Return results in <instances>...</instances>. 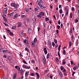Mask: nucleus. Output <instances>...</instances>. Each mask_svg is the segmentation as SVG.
I'll use <instances>...</instances> for the list:
<instances>
[{
    "mask_svg": "<svg viewBox=\"0 0 79 79\" xmlns=\"http://www.w3.org/2000/svg\"><path fill=\"white\" fill-rule=\"evenodd\" d=\"M38 6H40V8H41V9H44V8H45V4L44 3V2H42V4H41L38 5Z\"/></svg>",
    "mask_w": 79,
    "mask_h": 79,
    "instance_id": "1",
    "label": "nucleus"
},
{
    "mask_svg": "<svg viewBox=\"0 0 79 79\" xmlns=\"http://www.w3.org/2000/svg\"><path fill=\"white\" fill-rule=\"evenodd\" d=\"M43 1H42V0H37L36 3H38V5H39L40 4H42V3H43Z\"/></svg>",
    "mask_w": 79,
    "mask_h": 79,
    "instance_id": "2",
    "label": "nucleus"
},
{
    "mask_svg": "<svg viewBox=\"0 0 79 79\" xmlns=\"http://www.w3.org/2000/svg\"><path fill=\"white\" fill-rule=\"evenodd\" d=\"M19 34L20 36H21V37H24V33L23 32V31H19Z\"/></svg>",
    "mask_w": 79,
    "mask_h": 79,
    "instance_id": "3",
    "label": "nucleus"
},
{
    "mask_svg": "<svg viewBox=\"0 0 79 79\" xmlns=\"http://www.w3.org/2000/svg\"><path fill=\"white\" fill-rule=\"evenodd\" d=\"M11 6H13V7H14L15 8H17V7L18 6L17 5H16L14 3H12L11 4Z\"/></svg>",
    "mask_w": 79,
    "mask_h": 79,
    "instance_id": "4",
    "label": "nucleus"
},
{
    "mask_svg": "<svg viewBox=\"0 0 79 79\" xmlns=\"http://www.w3.org/2000/svg\"><path fill=\"white\" fill-rule=\"evenodd\" d=\"M44 51L45 55H47V48H44Z\"/></svg>",
    "mask_w": 79,
    "mask_h": 79,
    "instance_id": "5",
    "label": "nucleus"
},
{
    "mask_svg": "<svg viewBox=\"0 0 79 79\" xmlns=\"http://www.w3.org/2000/svg\"><path fill=\"white\" fill-rule=\"evenodd\" d=\"M67 8H68V6H66V8L65 9L66 12V16H68V9H67Z\"/></svg>",
    "mask_w": 79,
    "mask_h": 79,
    "instance_id": "6",
    "label": "nucleus"
},
{
    "mask_svg": "<svg viewBox=\"0 0 79 79\" xmlns=\"http://www.w3.org/2000/svg\"><path fill=\"white\" fill-rule=\"evenodd\" d=\"M3 12L5 14H7V9L6 8H5L3 9Z\"/></svg>",
    "mask_w": 79,
    "mask_h": 79,
    "instance_id": "7",
    "label": "nucleus"
},
{
    "mask_svg": "<svg viewBox=\"0 0 79 79\" xmlns=\"http://www.w3.org/2000/svg\"><path fill=\"white\" fill-rule=\"evenodd\" d=\"M39 14L41 16H44L45 15V13H44L43 12H40L39 13Z\"/></svg>",
    "mask_w": 79,
    "mask_h": 79,
    "instance_id": "8",
    "label": "nucleus"
},
{
    "mask_svg": "<svg viewBox=\"0 0 79 79\" xmlns=\"http://www.w3.org/2000/svg\"><path fill=\"white\" fill-rule=\"evenodd\" d=\"M43 61L44 63H46L47 61H46V59H45V57L43 58Z\"/></svg>",
    "mask_w": 79,
    "mask_h": 79,
    "instance_id": "9",
    "label": "nucleus"
},
{
    "mask_svg": "<svg viewBox=\"0 0 79 79\" xmlns=\"http://www.w3.org/2000/svg\"><path fill=\"white\" fill-rule=\"evenodd\" d=\"M78 68V66H75L73 68V70L75 71L76 69H77Z\"/></svg>",
    "mask_w": 79,
    "mask_h": 79,
    "instance_id": "10",
    "label": "nucleus"
},
{
    "mask_svg": "<svg viewBox=\"0 0 79 79\" xmlns=\"http://www.w3.org/2000/svg\"><path fill=\"white\" fill-rule=\"evenodd\" d=\"M59 74L60 76L61 77V78H63V74H62V72H60L59 73Z\"/></svg>",
    "mask_w": 79,
    "mask_h": 79,
    "instance_id": "11",
    "label": "nucleus"
},
{
    "mask_svg": "<svg viewBox=\"0 0 79 79\" xmlns=\"http://www.w3.org/2000/svg\"><path fill=\"white\" fill-rule=\"evenodd\" d=\"M35 73L36 75V76H37V78L39 79V77H40L39 74L37 73Z\"/></svg>",
    "mask_w": 79,
    "mask_h": 79,
    "instance_id": "12",
    "label": "nucleus"
},
{
    "mask_svg": "<svg viewBox=\"0 0 79 79\" xmlns=\"http://www.w3.org/2000/svg\"><path fill=\"white\" fill-rule=\"evenodd\" d=\"M23 73H24V71H23V70L22 69H21V70H20V74L21 75H22V74H23Z\"/></svg>",
    "mask_w": 79,
    "mask_h": 79,
    "instance_id": "13",
    "label": "nucleus"
},
{
    "mask_svg": "<svg viewBox=\"0 0 79 79\" xmlns=\"http://www.w3.org/2000/svg\"><path fill=\"white\" fill-rule=\"evenodd\" d=\"M13 13L12 12L9 15V18H10L11 17V16H13Z\"/></svg>",
    "mask_w": 79,
    "mask_h": 79,
    "instance_id": "14",
    "label": "nucleus"
},
{
    "mask_svg": "<svg viewBox=\"0 0 79 79\" xmlns=\"http://www.w3.org/2000/svg\"><path fill=\"white\" fill-rule=\"evenodd\" d=\"M29 72L27 71V72L25 73V77H27L28 75H29Z\"/></svg>",
    "mask_w": 79,
    "mask_h": 79,
    "instance_id": "15",
    "label": "nucleus"
},
{
    "mask_svg": "<svg viewBox=\"0 0 79 79\" xmlns=\"http://www.w3.org/2000/svg\"><path fill=\"white\" fill-rule=\"evenodd\" d=\"M48 44L50 46H52V44H51V42L50 41L48 40Z\"/></svg>",
    "mask_w": 79,
    "mask_h": 79,
    "instance_id": "16",
    "label": "nucleus"
},
{
    "mask_svg": "<svg viewBox=\"0 0 79 79\" xmlns=\"http://www.w3.org/2000/svg\"><path fill=\"white\" fill-rule=\"evenodd\" d=\"M32 47H34V45H35V42H34L33 41L32 42Z\"/></svg>",
    "mask_w": 79,
    "mask_h": 79,
    "instance_id": "17",
    "label": "nucleus"
},
{
    "mask_svg": "<svg viewBox=\"0 0 79 79\" xmlns=\"http://www.w3.org/2000/svg\"><path fill=\"white\" fill-rule=\"evenodd\" d=\"M2 51L4 53H5L6 52V50H4V49H2Z\"/></svg>",
    "mask_w": 79,
    "mask_h": 79,
    "instance_id": "18",
    "label": "nucleus"
},
{
    "mask_svg": "<svg viewBox=\"0 0 79 79\" xmlns=\"http://www.w3.org/2000/svg\"><path fill=\"white\" fill-rule=\"evenodd\" d=\"M63 54L64 55H66V51L65 50H64L63 51Z\"/></svg>",
    "mask_w": 79,
    "mask_h": 79,
    "instance_id": "19",
    "label": "nucleus"
},
{
    "mask_svg": "<svg viewBox=\"0 0 79 79\" xmlns=\"http://www.w3.org/2000/svg\"><path fill=\"white\" fill-rule=\"evenodd\" d=\"M33 42L35 43H36L37 42V38H35Z\"/></svg>",
    "mask_w": 79,
    "mask_h": 79,
    "instance_id": "20",
    "label": "nucleus"
},
{
    "mask_svg": "<svg viewBox=\"0 0 79 79\" xmlns=\"http://www.w3.org/2000/svg\"><path fill=\"white\" fill-rule=\"evenodd\" d=\"M25 10L26 12H27V13L29 12V10H28V9L27 8H25Z\"/></svg>",
    "mask_w": 79,
    "mask_h": 79,
    "instance_id": "21",
    "label": "nucleus"
},
{
    "mask_svg": "<svg viewBox=\"0 0 79 79\" xmlns=\"http://www.w3.org/2000/svg\"><path fill=\"white\" fill-rule=\"evenodd\" d=\"M25 50H26V51H27L28 52H30V51H29V50L27 48H26L25 49Z\"/></svg>",
    "mask_w": 79,
    "mask_h": 79,
    "instance_id": "22",
    "label": "nucleus"
},
{
    "mask_svg": "<svg viewBox=\"0 0 79 79\" xmlns=\"http://www.w3.org/2000/svg\"><path fill=\"white\" fill-rule=\"evenodd\" d=\"M18 23V27H20L21 26V23L19 22Z\"/></svg>",
    "mask_w": 79,
    "mask_h": 79,
    "instance_id": "23",
    "label": "nucleus"
},
{
    "mask_svg": "<svg viewBox=\"0 0 79 79\" xmlns=\"http://www.w3.org/2000/svg\"><path fill=\"white\" fill-rule=\"evenodd\" d=\"M42 16L39 14V15H38L37 16V18H41Z\"/></svg>",
    "mask_w": 79,
    "mask_h": 79,
    "instance_id": "24",
    "label": "nucleus"
},
{
    "mask_svg": "<svg viewBox=\"0 0 79 79\" xmlns=\"http://www.w3.org/2000/svg\"><path fill=\"white\" fill-rule=\"evenodd\" d=\"M50 57V54H47V59H48Z\"/></svg>",
    "mask_w": 79,
    "mask_h": 79,
    "instance_id": "25",
    "label": "nucleus"
},
{
    "mask_svg": "<svg viewBox=\"0 0 79 79\" xmlns=\"http://www.w3.org/2000/svg\"><path fill=\"white\" fill-rule=\"evenodd\" d=\"M16 26H14L12 27V29H16Z\"/></svg>",
    "mask_w": 79,
    "mask_h": 79,
    "instance_id": "26",
    "label": "nucleus"
},
{
    "mask_svg": "<svg viewBox=\"0 0 79 79\" xmlns=\"http://www.w3.org/2000/svg\"><path fill=\"white\" fill-rule=\"evenodd\" d=\"M70 18H73V14H72V13H70Z\"/></svg>",
    "mask_w": 79,
    "mask_h": 79,
    "instance_id": "27",
    "label": "nucleus"
},
{
    "mask_svg": "<svg viewBox=\"0 0 79 79\" xmlns=\"http://www.w3.org/2000/svg\"><path fill=\"white\" fill-rule=\"evenodd\" d=\"M16 75L15 74L13 76V78L14 79H16Z\"/></svg>",
    "mask_w": 79,
    "mask_h": 79,
    "instance_id": "28",
    "label": "nucleus"
},
{
    "mask_svg": "<svg viewBox=\"0 0 79 79\" xmlns=\"http://www.w3.org/2000/svg\"><path fill=\"white\" fill-rule=\"evenodd\" d=\"M43 27L44 28H45V23H43Z\"/></svg>",
    "mask_w": 79,
    "mask_h": 79,
    "instance_id": "29",
    "label": "nucleus"
},
{
    "mask_svg": "<svg viewBox=\"0 0 79 79\" xmlns=\"http://www.w3.org/2000/svg\"><path fill=\"white\" fill-rule=\"evenodd\" d=\"M23 63H24V64H27V62H26V61L23 60Z\"/></svg>",
    "mask_w": 79,
    "mask_h": 79,
    "instance_id": "30",
    "label": "nucleus"
},
{
    "mask_svg": "<svg viewBox=\"0 0 79 79\" xmlns=\"http://www.w3.org/2000/svg\"><path fill=\"white\" fill-rule=\"evenodd\" d=\"M3 24L5 25V26H8V24L6 23H5V22H3Z\"/></svg>",
    "mask_w": 79,
    "mask_h": 79,
    "instance_id": "31",
    "label": "nucleus"
},
{
    "mask_svg": "<svg viewBox=\"0 0 79 79\" xmlns=\"http://www.w3.org/2000/svg\"><path fill=\"white\" fill-rule=\"evenodd\" d=\"M31 62L32 64H34L35 63V61L34 60H32Z\"/></svg>",
    "mask_w": 79,
    "mask_h": 79,
    "instance_id": "32",
    "label": "nucleus"
},
{
    "mask_svg": "<svg viewBox=\"0 0 79 79\" xmlns=\"http://www.w3.org/2000/svg\"><path fill=\"white\" fill-rule=\"evenodd\" d=\"M28 33H29L31 31V28H28Z\"/></svg>",
    "mask_w": 79,
    "mask_h": 79,
    "instance_id": "33",
    "label": "nucleus"
},
{
    "mask_svg": "<svg viewBox=\"0 0 79 79\" xmlns=\"http://www.w3.org/2000/svg\"><path fill=\"white\" fill-rule=\"evenodd\" d=\"M46 21H49V18H46L45 19Z\"/></svg>",
    "mask_w": 79,
    "mask_h": 79,
    "instance_id": "34",
    "label": "nucleus"
},
{
    "mask_svg": "<svg viewBox=\"0 0 79 79\" xmlns=\"http://www.w3.org/2000/svg\"><path fill=\"white\" fill-rule=\"evenodd\" d=\"M9 35H13V33H12L11 32H10L9 33Z\"/></svg>",
    "mask_w": 79,
    "mask_h": 79,
    "instance_id": "35",
    "label": "nucleus"
},
{
    "mask_svg": "<svg viewBox=\"0 0 79 79\" xmlns=\"http://www.w3.org/2000/svg\"><path fill=\"white\" fill-rule=\"evenodd\" d=\"M71 45H72V43L71 42H70L69 43V47H71Z\"/></svg>",
    "mask_w": 79,
    "mask_h": 79,
    "instance_id": "36",
    "label": "nucleus"
},
{
    "mask_svg": "<svg viewBox=\"0 0 79 79\" xmlns=\"http://www.w3.org/2000/svg\"><path fill=\"white\" fill-rule=\"evenodd\" d=\"M64 76L65 77H66V76H67V73H66L65 72H64Z\"/></svg>",
    "mask_w": 79,
    "mask_h": 79,
    "instance_id": "37",
    "label": "nucleus"
},
{
    "mask_svg": "<svg viewBox=\"0 0 79 79\" xmlns=\"http://www.w3.org/2000/svg\"><path fill=\"white\" fill-rule=\"evenodd\" d=\"M63 12V10H62V9H60V13L61 14V13H62Z\"/></svg>",
    "mask_w": 79,
    "mask_h": 79,
    "instance_id": "38",
    "label": "nucleus"
},
{
    "mask_svg": "<svg viewBox=\"0 0 79 79\" xmlns=\"http://www.w3.org/2000/svg\"><path fill=\"white\" fill-rule=\"evenodd\" d=\"M23 42L24 43H26V42H27V40L26 39L24 40L23 41Z\"/></svg>",
    "mask_w": 79,
    "mask_h": 79,
    "instance_id": "39",
    "label": "nucleus"
},
{
    "mask_svg": "<svg viewBox=\"0 0 79 79\" xmlns=\"http://www.w3.org/2000/svg\"><path fill=\"white\" fill-rule=\"evenodd\" d=\"M31 76H34L35 74H34V73H32L31 74Z\"/></svg>",
    "mask_w": 79,
    "mask_h": 79,
    "instance_id": "40",
    "label": "nucleus"
},
{
    "mask_svg": "<svg viewBox=\"0 0 79 79\" xmlns=\"http://www.w3.org/2000/svg\"><path fill=\"white\" fill-rule=\"evenodd\" d=\"M64 69V67L63 66H61L60 67V69L62 71L63 69Z\"/></svg>",
    "mask_w": 79,
    "mask_h": 79,
    "instance_id": "41",
    "label": "nucleus"
},
{
    "mask_svg": "<svg viewBox=\"0 0 79 79\" xmlns=\"http://www.w3.org/2000/svg\"><path fill=\"white\" fill-rule=\"evenodd\" d=\"M54 42L55 43V44H57V40L56 39L54 40Z\"/></svg>",
    "mask_w": 79,
    "mask_h": 79,
    "instance_id": "42",
    "label": "nucleus"
},
{
    "mask_svg": "<svg viewBox=\"0 0 79 79\" xmlns=\"http://www.w3.org/2000/svg\"><path fill=\"white\" fill-rule=\"evenodd\" d=\"M18 17V15H17L15 14V16H14V18H17Z\"/></svg>",
    "mask_w": 79,
    "mask_h": 79,
    "instance_id": "43",
    "label": "nucleus"
},
{
    "mask_svg": "<svg viewBox=\"0 0 79 79\" xmlns=\"http://www.w3.org/2000/svg\"><path fill=\"white\" fill-rule=\"evenodd\" d=\"M24 24H25V26H26V27H27V25H26V21H24Z\"/></svg>",
    "mask_w": 79,
    "mask_h": 79,
    "instance_id": "44",
    "label": "nucleus"
},
{
    "mask_svg": "<svg viewBox=\"0 0 79 79\" xmlns=\"http://www.w3.org/2000/svg\"><path fill=\"white\" fill-rule=\"evenodd\" d=\"M57 27L58 29H60V25H57Z\"/></svg>",
    "mask_w": 79,
    "mask_h": 79,
    "instance_id": "45",
    "label": "nucleus"
},
{
    "mask_svg": "<svg viewBox=\"0 0 79 79\" xmlns=\"http://www.w3.org/2000/svg\"><path fill=\"white\" fill-rule=\"evenodd\" d=\"M75 23H78V20L77 19H75Z\"/></svg>",
    "mask_w": 79,
    "mask_h": 79,
    "instance_id": "46",
    "label": "nucleus"
},
{
    "mask_svg": "<svg viewBox=\"0 0 79 79\" xmlns=\"http://www.w3.org/2000/svg\"><path fill=\"white\" fill-rule=\"evenodd\" d=\"M66 64V62L64 61H63L62 63V64Z\"/></svg>",
    "mask_w": 79,
    "mask_h": 79,
    "instance_id": "47",
    "label": "nucleus"
},
{
    "mask_svg": "<svg viewBox=\"0 0 79 79\" xmlns=\"http://www.w3.org/2000/svg\"><path fill=\"white\" fill-rule=\"evenodd\" d=\"M56 62H58V58H56Z\"/></svg>",
    "mask_w": 79,
    "mask_h": 79,
    "instance_id": "48",
    "label": "nucleus"
},
{
    "mask_svg": "<svg viewBox=\"0 0 79 79\" xmlns=\"http://www.w3.org/2000/svg\"><path fill=\"white\" fill-rule=\"evenodd\" d=\"M52 46H55V44L54 42H52Z\"/></svg>",
    "mask_w": 79,
    "mask_h": 79,
    "instance_id": "49",
    "label": "nucleus"
},
{
    "mask_svg": "<svg viewBox=\"0 0 79 79\" xmlns=\"http://www.w3.org/2000/svg\"><path fill=\"white\" fill-rule=\"evenodd\" d=\"M22 67H23V68H25L26 66H25V64H23L22 65Z\"/></svg>",
    "mask_w": 79,
    "mask_h": 79,
    "instance_id": "50",
    "label": "nucleus"
},
{
    "mask_svg": "<svg viewBox=\"0 0 79 79\" xmlns=\"http://www.w3.org/2000/svg\"><path fill=\"white\" fill-rule=\"evenodd\" d=\"M24 78V77L23 76H22L21 77H20L19 79H22Z\"/></svg>",
    "mask_w": 79,
    "mask_h": 79,
    "instance_id": "51",
    "label": "nucleus"
},
{
    "mask_svg": "<svg viewBox=\"0 0 79 79\" xmlns=\"http://www.w3.org/2000/svg\"><path fill=\"white\" fill-rule=\"evenodd\" d=\"M37 29H38V32H39V31H40V27H38Z\"/></svg>",
    "mask_w": 79,
    "mask_h": 79,
    "instance_id": "52",
    "label": "nucleus"
},
{
    "mask_svg": "<svg viewBox=\"0 0 79 79\" xmlns=\"http://www.w3.org/2000/svg\"><path fill=\"white\" fill-rule=\"evenodd\" d=\"M60 23H61V22H60V20H59L58 21V24H59L60 25Z\"/></svg>",
    "mask_w": 79,
    "mask_h": 79,
    "instance_id": "53",
    "label": "nucleus"
},
{
    "mask_svg": "<svg viewBox=\"0 0 79 79\" xmlns=\"http://www.w3.org/2000/svg\"><path fill=\"white\" fill-rule=\"evenodd\" d=\"M70 33H71V34H72V33L73 32V30H72V29H70Z\"/></svg>",
    "mask_w": 79,
    "mask_h": 79,
    "instance_id": "54",
    "label": "nucleus"
},
{
    "mask_svg": "<svg viewBox=\"0 0 79 79\" xmlns=\"http://www.w3.org/2000/svg\"><path fill=\"white\" fill-rule=\"evenodd\" d=\"M72 11H74V8L73 7H72Z\"/></svg>",
    "mask_w": 79,
    "mask_h": 79,
    "instance_id": "55",
    "label": "nucleus"
},
{
    "mask_svg": "<svg viewBox=\"0 0 79 79\" xmlns=\"http://www.w3.org/2000/svg\"><path fill=\"white\" fill-rule=\"evenodd\" d=\"M7 32L8 33H9L10 32V30L8 29H7Z\"/></svg>",
    "mask_w": 79,
    "mask_h": 79,
    "instance_id": "56",
    "label": "nucleus"
},
{
    "mask_svg": "<svg viewBox=\"0 0 79 79\" xmlns=\"http://www.w3.org/2000/svg\"><path fill=\"white\" fill-rule=\"evenodd\" d=\"M17 69V70H18V71H20V68H19V67Z\"/></svg>",
    "mask_w": 79,
    "mask_h": 79,
    "instance_id": "57",
    "label": "nucleus"
},
{
    "mask_svg": "<svg viewBox=\"0 0 79 79\" xmlns=\"http://www.w3.org/2000/svg\"><path fill=\"white\" fill-rule=\"evenodd\" d=\"M27 22H29V18L27 19Z\"/></svg>",
    "mask_w": 79,
    "mask_h": 79,
    "instance_id": "58",
    "label": "nucleus"
},
{
    "mask_svg": "<svg viewBox=\"0 0 79 79\" xmlns=\"http://www.w3.org/2000/svg\"><path fill=\"white\" fill-rule=\"evenodd\" d=\"M2 17H3V19H6V18L5 17H4V16H3V15H2Z\"/></svg>",
    "mask_w": 79,
    "mask_h": 79,
    "instance_id": "59",
    "label": "nucleus"
},
{
    "mask_svg": "<svg viewBox=\"0 0 79 79\" xmlns=\"http://www.w3.org/2000/svg\"><path fill=\"white\" fill-rule=\"evenodd\" d=\"M60 27L61 28H63V24H61L60 25Z\"/></svg>",
    "mask_w": 79,
    "mask_h": 79,
    "instance_id": "60",
    "label": "nucleus"
},
{
    "mask_svg": "<svg viewBox=\"0 0 79 79\" xmlns=\"http://www.w3.org/2000/svg\"><path fill=\"white\" fill-rule=\"evenodd\" d=\"M70 63H71V64H73V61H70Z\"/></svg>",
    "mask_w": 79,
    "mask_h": 79,
    "instance_id": "61",
    "label": "nucleus"
},
{
    "mask_svg": "<svg viewBox=\"0 0 79 79\" xmlns=\"http://www.w3.org/2000/svg\"><path fill=\"white\" fill-rule=\"evenodd\" d=\"M35 12L37 11V8H35Z\"/></svg>",
    "mask_w": 79,
    "mask_h": 79,
    "instance_id": "62",
    "label": "nucleus"
},
{
    "mask_svg": "<svg viewBox=\"0 0 79 79\" xmlns=\"http://www.w3.org/2000/svg\"><path fill=\"white\" fill-rule=\"evenodd\" d=\"M58 32H59V31H58V30H56L57 34H58Z\"/></svg>",
    "mask_w": 79,
    "mask_h": 79,
    "instance_id": "63",
    "label": "nucleus"
},
{
    "mask_svg": "<svg viewBox=\"0 0 79 79\" xmlns=\"http://www.w3.org/2000/svg\"><path fill=\"white\" fill-rule=\"evenodd\" d=\"M22 18H25V17H26V16L24 15H22Z\"/></svg>",
    "mask_w": 79,
    "mask_h": 79,
    "instance_id": "64",
    "label": "nucleus"
}]
</instances>
